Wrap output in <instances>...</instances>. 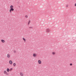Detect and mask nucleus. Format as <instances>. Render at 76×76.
I'll list each match as a JSON object with an SVG mask.
<instances>
[{"mask_svg": "<svg viewBox=\"0 0 76 76\" xmlns=\"http://www.w3.org/2000/svg\"><path fill=\"white\" fill-rule=\"evenodd\" d=\"M13 66H16V63H14L13 64Z\"/></svg>", "mask_w": 76, "mask_h": 76, "instance_id": "9b49d317", "label": "nucleus"}, {"mask_svg": "<svg viewBox=\"0 0 76 76\" xmlns=\"http://www.w3.org/2000/svg\"><path fill=\"white\" fill-rule=\"evenodd\" d=\"M33 56V57H35L37 56V55H36V54H35V53H34Z\"/></svg>", "mask_w": 76, "mask_h": 76, "instance_id": "423d86ee", "label": "nucleus"}, {"mask_svg": "<svg viewBox=\"0 0 76 76\" xmlns=\"http://www.w3.org/2000/svg\"><path fill=\"white\" fill-rule=\"evenodd\" d=\"M4 74H6V73H7V72H6V71H4Z\"/></svg>", "mask_w": 76, "mask_h": 76, "instance_id": "9d476101", "label": "nucleus"}, {"mask_svg": "<svg viewBox=\"0 0 76 76\" xmlns=\"http://www.w3.org/2000/svg\"><path fill=\"white\" fill-rule=\"evenodd\" d=\"M13 6L12 5H11L10 6V8H13Z\"/></svg>", "mask_w": 76, "mask_h": 76, "instance_id": "ddd939ff", "label": "nucleus"}, {"mask_svg": "<svg viewBox=\"0 0 76 76\" xmlns=\"http://www.w3.org/2000/svg\"><path fill=\"white\" fill-rule=\"evenodd\" d=\"M20 76H23V74L22 72H20Z\"/></svg>", "mask_w": 76, "mask_h": 76, "instance_id": "0eeeda50", "label": "nucleus"}, {"mask_svg": "<svg viewBox=\"0 0 76 76\" xmlns=\"http://www.w3.org/2000/svg\"><path fill=\"white\" fill-rule=\"evenodd\" d=\"M1 42H3V43H4V42H5V41H4V40H3V39L1 40Z\"/></svg>", "mask_w": 76, "mask_h": 76, "instance_id": "6e6552de", "label": "nucleus"}, {"mask_svg": "<svg viewBox=\"0 0 76 76\" xmlns=\"http://www.w3.org/2000/svg\"><path fill=\"white\" fill-rule=\"evenodd\" d=\"M38 62L39 64H41V61H40V60H39L38 61Z\"/></svg>", "mask_w": 76, "mask_h": 76, "instance_id": "f03ea898", "label": "nucleus"}, {"mask_svg": "<svg viewBox=\"0 0 76 76\" xmlns=\"http://www.w3.org/2000/svg\"><path fill=\"white\" fill-rule=\"evenodd\" d=\"M9 63H10V64H12V63H13V62H12V61H10Z\"/></svg>", "mask_w": 76, "mask_h": 76, "instance_id": "7ed1b4c3", "label": "nucleus"}, {"mask_svg": "<svg viewBox=\"0 0 76 76\" xmlns=\"http://www.w3.org/2000/svg\"><path fill=\"white\" fill-rule=\"evenodd\" d=\"M26 18H28V16L27 15H26L25 16Z\"/></svg>", "mask_w": 76, "mask_h": 76, "instance_id": "f3484780", "label": "nucleus"}, {"mask_svg": "<svg viewBox=\"0 0 76 76\" xmlns=\"http://www.w3.org/2000/svg\"><path fill=\"white\" fill-rule=\"evenodd\" d=\"M14 53H16V51H15V50H14Z\"/></svg>", "mask_w": 76, "mask_h": 76, "instance_id": "dca6fc26", "label": "nucleus"}, {"mask_svg": "<svg viewBox=\"0 0 76 76\" xmlns=\"http://www.w3.org/2000/svg\"><path fill=\"white\" fill-rule=\"evenodd\" d=\"M10 69H11V70H12V68H11Z\"/></svg>", "mask_w": 76, "mask_h": 76, "instance_id": "4be33fe9", "label": "nucleus"}, {"mask_svg": "<svg viewBox=\"0 0 76 76\" xmlns=\"http://www.w3.org/2000/svg\"><path fill=\"white\" fill-rule=\"evenodd\" d=\"M66 7H68V6L67 5H66Z\"/></svg>", "mask_w": 76, "mask_h": 76, "instance_id": "aec40b11", "label": "nucleus"}, {"mask_svg": "<svg viewBox=\"0 0 76 76\" xmlns=\"http://www.w3.org/2000/svg\"><path fill=\"white\" fill-rule=\"evenodd\" d=\"M7 58H9L10 57V54H7Z\"/></svg>", "mask_w": 76, "mask_h": 76, "instance_id": "39448f33", "label": "nucleus"}, {"mask_svg": "<svg viewBox=\"0 0 76 76\" xmlns=\"http://www.w3.org/2000/svg\"><path fill=\"white\" fill-rule=\"evenodd\" d=\"M29 28H31V29H32V27H29Z\"/></svg>", "mask_w": 76, "mask_h": 76, "instance_id": "6ab92c4d", "label": "nucleus"}, {"mask_svg": "<svg viewBox=\"0 0 76 76\" xmlns=\"http://www.w3.org/2000/svg\"><path fill=\"white\" fill-rule=\"evenodd\" d=\"M52 54L53 55H54V54H55V53L54 52H53L52 53Z\"/></svg>", "mask_w": 76, "mask_h": 76, "instance_id": "2eb2a0df", "label": "nucleus"}, {"mask_svg": "<svg viewBox=\"0 0 76 76\" xmlns=\"http://www.w3.org/2000/svg\"><path fill=\"white\" fill-rule=\"evenodd\" d=\"M75 6H76V3L75 4Z\"/></svg>", "mask_w": 76, "mask_h": 76, "instance_id": "412c9836", "label": "nucleus"}, {"mask_svg": "<svg viewBox=\"0 0 76 76\" xmlns=\"http://www.w3.org/2000/svg\"><path fill=\"white\" fill-rule=\"evenodd\" d=\"M9 70H10L9 69V68L7 69V71L8 72H9Z\"/></svg>", "mask_w": 76, "mask_h": 76, "instance_id": "1a4fd4ad", "label": "nucleus"}, {"mask_svg": "<svg viewBox=\"0 0 76 76\" xmlns=\"http://www.w3.org/2000/svg\"><path fill=\"white\" fill-rule=\"evenodd\" d=\"M46 32H50V29H46Z\"/></svg>", "mask_w": 76, "mask_h": 76, "instance_id": "20e7f679", "label": "nucleus"}, {"mask_svg": "<svg viewBox=\"0 0 76 76\" xmlns=\"http://www.w3.org/2000/svg\"><path fill=\"white\" fill-rule=\"evenodd\" d=\"M70 66H72V64L71 63L70 64Z\"/></svg>", "mask_w": 76, "mask_h": 76, "instance_id": "a211bd4d", "label": "nucleus"}, {"mask_svg": "<svg viewBox=\"0 0 76 76\" xmlns=\"http://www.w3.org/2000/svg\"><path fill=\"white\" fill-rule=\"evenodd\" d=\"M12 11H14V9L13 8H10V12L11 13Z\"/></svg>", "mask_w": 76, "mask_h": 76, "instance_id": "f257e3e1", "label": "nucleus"}, {"mask_svg": "<svg viewBox=\"0 0 76 76\" xmlns=\"http://www.w3.org/2000/svg\"><path fill=\"white\" fill-rule=\"evenodd\" d=\"M23 40H24V41H26V40L25 39V38H23Z\"/></svg>", "mask_w": 76, "mask_h": 76, "instance_id": "4468645a", "label": "nucleus"}, {"mask_svg": "<svg viewBox=\"0 0 76 76\" xmlns=\"http://www.w3.org/2000/svg\"><path fill=\"white\" fill-rule=\"evenodd\" d=\"M30 22H31V21L29 20L28 21V25H29V23H30Z\"/></svg>", "mask_w": 76, "mask_h": 76, "instance_id": "f8f14e48", "label": "nucleus"}]
</instances>
